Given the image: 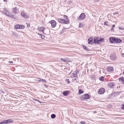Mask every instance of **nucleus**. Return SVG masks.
Instances as JSON below:
<instances>
[{"mask_svg": "<svg viewBox=\"0 0 124 124\" xmlns=\"http://www.w3.org/2000/svg\"><path fill=\"white\" fill-rule=\"evenodd\" d=\"M98 38H97L96 37H95L94 38V39L93 43L94 44H97L98 41Z\"/></svg>", "mask_w": 124, "mask_h": 124, "instance_id": "nucleus-14", "label": "nucleus"}, {"mask_svg": "<svg viewBox=\"0 0 124 124\" xmlns=\"http://www.w3.org/2000/svg\"><path fill=\"white\" fill-rule=\"evenodd\" d=\"M104 78L103 76L99 78V79L101 81H103L104 80Z\"/></svg>", "mask_w": 124, "mask_h": 124, "instance_id": "nucleus-25", "label": "nucleus"}, {"mask_svg": "<svg viewBox=\"0 0 124 124\" xmlns=\"http://www.w3.org/2000/svg\"><path fill=\"white\" fill-rule=\"evenodd\" d=\"M71 77H73L75 78V80H76V78H78L77 75H76L74 73H72L71 74Z\"/></svg>", "mask_w": 124, "mask_h": 124, "instance_id": "nucleus-16", "label": "nucleus"}, {"mask_svg": "<svg viewBox=\"0 0 124 124\" xmlns=\"http://www.w3.org/2000/svg\"><path fill=\"white\" fill-rule=\"evenodd\" d=\"M65 80L66 82H68L69 84L70 83V82L69 81V79H67Z\"/></svg>", "mask_w": 124, "mask_h": 124, "instance_id": "nucleus-36", "label": "nucleus"}, {"mask_svg": "<svg viewBox=\"0 0 124 124\" xmlns=\"http://www.w3.org/2000/svg\"><path fill=\"white\" fill-rule=\"evenodd\" d=\"M119 29L121 30H124V28H121L120 27H119Z\"/></svg>", "mask_w": 124, "mask_h": 124, "instance_id": "nucleus-37", "label": "nucleus"}, {"mask_svg": "<svg viewBox=\"0 0 124 124\" xmlns=\"http://www.w3.org/2000/svg\"><path fill=\"white\" fill-rule=\"evenodd\" d=\"M13 15H11L10 16H11V17H13Z\"/></svg>", "mask_w": 124, "mask_h": 124, "instance_id": "nucleus-46", "label": "nucleus"}, {"mask_svg": "<svg viewBox=\"0 0 124 124\" xmlns=\"http://www.w3.org/2000/svg\"><path fill=\"white\" fill-rule=\"evenodd\" d=\"M114 38L112 37H111L109 39V40L112 43H113L114 41Z\"/></svg>", "mask_w": 124, "mask_h": 124, "instance_id": "nucleus-19", "label": "nucleus"}, {"mask_svg": "<svg viewBox=\"0 0 124 124\" xmlns=\"http://www.w3.org/2000/svg\"><path fill=\"white\" fill-rule=\"evenodd\" d=\"M61 60L62 61H64V59H63L62 58H61Z\"/></svg>", "mask_w": 124, "mask_h": 124, "instance_id": "nucleus-42", "label": "nucleus"}, {"mask_svg": "<svg viewBox=\"0 0 124 124\" xmlns=\"http://www.w3.org/2000/svg\"><path fill=\"white\" fill-rule=\"evenodd\" d=\"M98 41L97 44H100L101 42H103L104 40V39L103 38H98Z\"/></svg>", "mask_w": 124, "mask_h": 124, "instance_id": "nucleus-10", "label": "nucleus"}, {"mask_svg": "<svg viewBox=\"0 0 124 124\" xmlns=\"http://www.w3.org/2000/svg\"><path fill=\"white\" fill-rule=\"evenodd\" d=\"M123 74L124 75V71L123 72Z\"/></svg>", "mask_w": 124, "mask_h": 124, "instance_id": "nucleus-51", "label": "nucleus"}, {"mask_svg": "<svg viewBox=\"0 0 124 124\" xmlns=\"http://www.w3.org/2000/svg\"><path fill=\"white\" fill-rule=\"evenodd\" d=\"M90 98V96L88 94H85L82 95V99L83 100H85L88 99Z\"/></svg>", "mask_w": 124, "mask_h": 124, "instance_id": "nucleus-5", "label": "nucleus"}, {"mask_svg": "<svg viewBox=\"0 0 124 124\" xmlns=\"http://www.w3.org/2000/svg\"><path fill=\"white\" fill-rule=\"evenodd\" d=\"M88 44H93V39L92 38H91L88 39Z\"/></svg>", "mask_w": 124, "mask_h": 124, "instance_id": "nucleus-12", "label": "nucleus"}, {"mask_svg": "<svg viewBox=\"0 0 124 124\" xmlns=\"http://www.w3.org/2000/svg\"><path fill=\"white\" fill-rule=\"evenodd\" d=\"M38 34L39 35V33H38Z\"/></svg>", "mask_w": 124, "mask_h": 124, "instance_id": "nucleus-53", "label": "nucleus"}, {"mask_svg": "<svg viewBox=\"0 0 124 124\" xmlns=\"http://www.w3.org/2000/svg\"><path fill=\"white\" fill-rule=\"evenodd\" d=\"M83 46L84 49L85 50H86L87 51H90V50L87 47L85 46L84 45H83Z\"/></svg>", "mask_w": 124, "mask_h": 124, "instance_id": "nucleus-21", "label": "nucleus"}, {"mask_svg": "<svg viewBox=\"0 0 124 124\" xmlns=\"http://www.w3.org/2000/svg\"><path fill=\"white\" fill-rule=\"evenodd\" d=\"M122 55L124 57V53H122Z\"/></svg>", "mask_w": 124, "mask_h": 124, "instance_id": "nucleus-43", "label": "nucleus"}, {"mask_svg": "<svg viewBox=\"0 0 124 124\" xmlns=\"http://www.w3.org/2000/svg\"><path fill=\"white\" fill-rule=\"evenodd\" d=\"M121 108L122 109L124 110V103L122 104V106L121 107Z\"/></svg>", "mask_w": 124, "mask_h": 124, "instance_id": "nucleus-35", "label": "nucleus"}, {"mask_svg": "<svg viewBox=\"0 0 124 124\" xmlns=\"http://www.w3.org/2000/svg\"><path fill=\"white\" fill-rule=\"evenodd\" d=\"M55 115L54 114H53L51 115V118L52 119H54V118L55 117Z\"/></svg>", "mask_w": 124, "mask_h": 124, "instance_id": "nucleus-23", "label": "nucleus"}, {"mask_svg": "<svg viewBox=\"0 0 124 124\" xmlns=\"http://www.w3.org/2000/svg\"><path fill=\"white\" fill-rule=\"evenodd\" d=\"M120 93H121V92H114V93L115 94H116V95H119V94H120Z\"/></svg>", "mask_w": 124, "mask_h": 124, "instance_id": "nucleus-32", "label": "nucleus"}, {"mask_svg": "<svg viewBox=\"0 0 124 124\" xmlns=\"http://www.w3.org/2000/svg\"><path fill=\"white\" fill-rule=\"evenodd\" d=\"M115 27V25H113L112 26V28H114Z\"/></svg>", "mask_w": 124, "mask_h": 124, "instance_id": "nucleus-45", "label": "nucleus"}, {"mask_svg": "<svg viewBox=\"0 0 124 124\" xmlns=\"http://www.w3.org/2000/svg\"><path fill=\"white\" fill-rule=\"evenodd\" d=\"M96 111H93V113H94H94H96Z\"/></svg>", "mask_w": 124, "mask_h": 124, "instance_id": "nucleus-47", "label": "nucleus"}, {"mask_svg": "<svg viewBox=\"0 0 124 124\" xmlns=\"http://www.w3.org/2000/svg\"><path fill=\"white\" fill-rule=\"evenodd\" d=\"M113 28L112 27L111 29V30H113Z\"/></svg>", "mask_w": 124, "mask_h": 124, "instance_id": "nucleus-50", "label": "nucleus"}, {"mask_svg": "<svg viewBox=\"0 0 124 124\" xmlns=\"http://www.w3.org/2000/svg\"><path fill=\"white\" fill-rule=\"evenodd\" d=\"M39 81H41L42 82H44V83H46V81L45 80H43L42 79H39Z\"/></svg>", "mask_w": 124, "mask_h": 124, "instance_id": "nucleus-24", "label": "nucleus"}, {"mask_svg": "<svg viewBox=\"0 0 124 124\" xmlns=\"http://www.w3.org/2000/svg\"><path fill=\"white\" fill-rule=\"evenodd\" d=\"M39 35L41 36V38L42 39H43L45 38L44 36L43 35H42L41 34H39Z\"/></svg>", "mask_w": 124, "mask_h": 124, "instance_id": "nucleus-28", "label": "nucleus"}, {"mask_svg": "<svg viewBox=\"0 0 124 124\" xmlns=\"http://www.w3.org/2000/svg\"><path fill=\"white\" fill-rule=\"evenodd\" d=\"M114 41L113 42V43H116V38H114Z\"/></svg>", "mask_w": 124, "mask_h": 124, "instance_id": "nucleus-34", "label": "nucleus"}, {"mask_svg": "<svg viewBox=\"0 0 124 124\" xmlns=\"http://www.w3.org/2000/svg\"><path fill=\"white\" fill-rule=\"evenodd\" d=\"M45 29V28L44 27H41L38 28V30L40 31H42V32H43Z\"/></svg>", "mask_w": 124, "mask_h": 124, "instance_id": "nucleus-15", "label": "nucleus"}, {"mask_svg": "<svg viewBox=\"0 0 124 124\" xmlns=\"http://www.w3.org/2000/svg\"><path fill=\"white\" fill-rule=\"evenodd\" d=\"M13 12L14 13H17L18 12V10L17 9V8L16 7H15L13 9Z\"/></svg>", "mask_w": 124, "mask_h": 124, "instance_id": "nucleus-17", "label": "nucleus"}, {"mask_svg": "<svg viewBox=\"0 0 124 124\" xmlns=\"http://www.w3.org/2000/svg\"><path fill=\"white\" fill-rule=\"evenodd\" d=\"M85 121H82L80 122V124H85Z\"/></svg>", "mask_w": 124, "mask_h": 124, "instance_id": "nucleus-33", "label": "nucleus"}, {"mask_svg": "<svg viewBox=\"0 0 124 124\" xmlns=\"http://www.w3.org/2000/svg\"><path fill=\"white\" fill-rule=\"evenodd\" d=\"M105 90L104 88H101L98 91V93L100 94L104 93L105 92Z\"/></svg>", "mask_w": 124, "mask_h": 124, "instance_id": "nucleus-9", "label": "nucleus"}, {"mask_svg": "<svg viewBox=\"0 0 124 124\" xmlns=\"http://www.w3.org/2000/svg\"><path fill=\"white\" fill-rule=\"evenodd\" d=\"M14 27L16 29H23L25 28V26H24L23 25L17 24L15 25Z\"/></svg>", "mask_w": 124, "mask_h": 124, "instance_id": "nucleus-4", "label": "nucleus"}, {"mask_svg": "<svg viewBox=\"0 0 124 124\" xmlns=\"http://www.w3.org/2000/svg\"><path fill=\"white\" fill-rule=\"evenodd\" d=\"M108 71L110 72L113 71V67L111 66H109L108 68Z\"/></svg>", "mask_w": 124, "mask_h": 124, "instance_id": "nucleus-13", "label": "nucleus"}, {"mask_svg": "<svg viewBox=\"0 0 124 124\" xmlns=\"http://www.w3.org/2000/svg\"><path fill=\"white\" fill-rule=\"evenodd\" d=\"M4 11H5L6 12H8V10H7V8H4Z\"/></svg>", "mask_w": 124, "mask_h": 124, "instance_id": "nucleus-39", "label": "nucleus"}, {"mask_svg": "<svg viewBox=\"0 0 124 124\" xmlns=\"http://www.w3.org/2000/svg\"><path fill=\"white\" fill-rule=\"evenodd\" d=\"M79 27H81V26L80 25H79Z\"/></svg>", "mask_w": 124, "mask_h": 124, "instance_id": "nucleus-48", "label": "nucleus"}, {"mask_svg": "<svg viewBox=\"0 0 124 124\" xmlns=\"http://www.w3.org/2000/svg\"><path fill=\"white\" fill-rule=\"evenodd\" d=\"M58 21L61 23H64L65 24H68L69 22V20H67L66 21L63 19H61L60 18H58L57 19Z\"/></svg>", "mask_w": 124, "mask_h": 124, "instance_id": "nucleus-1", "label": "nucleus"}, {"mask_svg": "<svg viewBox=\"0 0 124 124\" xmlns=\"http://www.w3.org/2000/svg\"><path fill=\"white\" fill-rule=\"evenodd\" d=\"M52 26L53 27H55L56 25V23L55 21L54 20H52L50 21Z\"/></svg>", "mask_w": 124, "mask_h": 124, "instance_id": "nucleus-6", "label": "nucleus"}, {"mask_svg": "<svg viewBox=\"0 0 124 124\" xmlns=\"http://www.w3.org/2000/svg\"><path fill=\"white\" fill-rule=\"evenodd\" d=\"M66 29V28H63L62 30L60 31V33L61 34L65 31V30Z\"/></svg>", "mask_w": 124, "mask_h": 124, "instance_id": "nucleus-26", "label": "nucleus"}, {"mask_svg": "<svg viewBox=\"0 0 124 124\" xmlns=\"http://www.w3.org/2000/svg\"><path fill=\"white\" fill-rule=\"evenodd\" d=\"M122 41L120 39L116 38V43H119L122 42Z\"/></svg>", "mask_w": 124, "mask_h": 124, "instance_id": "nucleus-22", "label": "nucleus"}, {"mask_svg": "<svg viewBox=\"0 0 124 124\" xmlns=\"http://www.w3.org/2000/svg\"><path fill=\"white\" fill-rule=\"evenodd\" d=\"M68 94L69 93L67 91H64L63 93V94L65 96H67Z\"/></svg>", "mask_w": 124, "mask_h": 124, "instance_id": "nucleus-20", "label": "nucleus"}, {"mask_svg": "<svg viewBox=\"0 0 124 124\" xmlns=\"http://www.w3.org/2000/svg\"><path fill=\"white\" fill-rule=\"evenodd\" d=\"M79 73V71L78 70H76L73 73L76 75H77Z\"/></svg>", "mask_w": 124, "mask_h": 124, "instance_id": "nucleus-29", "label": "nucleus"}, {"mask_svg": "<svg viewBox=\"0 0 124 124\" xmlns=\"http://www.w3.org/2000/svg\"><path fill=\"white\" fill-rule=\"evenodd\" d=\"M14 122V120L11 119H9L6 120L4 121L3 122L0 123V124H7L10 123H12Z\"/></svg>", "mask_w": 124, "mask_h": 124, "instance_id": "nucleus-3", "label": "nucleus"}, {"mask_svg": "<svg viewBox=\"0 0 124 124\" xmlns=\"http://www.w3.org/2000/svg\"><path fill=\"white\" fill-rule=\"evenodd\" d=\"M4 1L6 2L7 1V0H4Z\"/></svg>", "mask_w": 124, "mask_h": 124, "instance_id": "nucleus-49", "label": "nucleus"}, {"mask_svg": "<svg viewBox=\"0 0 124 124\" xmlns=\"http://www.w3.org/2000/svg\"><path fill=\"white\" fill-rule=\"evenodd\" d=\"M6 11H4L3 12V14H5L6 15H7V13L6 12Z\"/></svg>", "mask_w": 124, "mask_h": 124, "instance_id": "nucleus-38", "label": "nucleus"}, {"mask_svg": "<svg viewBox=\"0 0 124 124\" xmlns=\"http://www.w3.org/2000/svg\"><path fill=\"white\" fill-rule=\"evenodd\" d=\"M38 101L39 102H40V103H41V102H40V101Z\"/></svg>", "mask_w": 124, "mask_h": 124, "instance_id": "nucleus-52", "label": "nucleus"}, {"mask_svg": "<svg viewBox=\"0 0 124 124\" xmlns=\"http://www.w3.org/2000/svg\"><path fill=\"white\" fill-rule=\"evenodd\" d=\"M8 63H13V62L12 61H9L8 62Z\"/></svg>", "mask_w": 124, "mask_h": 124, "instance_id": "nucleus-41", "label": "nucleus"}, {"mask_svg": "<svg viewBox=\"0 0 124 124\" xmlns=\"http://www.w3.org/2000/svg\"><path fill=\"white\" fill-rule=\"evenodd\" d=\"M21 15L23 17L26 18H29V16L27 15L25 13L23 12H22L21 13Z\"/></svg>", "mask_w": 124, "mask_h": 124, "instance_id": "nucleus-11", "label": "nucleus"}, {"mask_svg": "<svg viewBox=\"0 0 124 124\" xmlns=\"http://www.w3.org/2000/svg\"><path fill=\"white\" fill-rule=\"evenodd\" d=\"M119 80L121 83H124V77H122L119 79Z\"/></svg>", "mask_w": 124, "mask_h": 124, "instance_id": "nucleus-18", "label": "nucleus"}, {"mask_svg": "<svg viewBox=\"0 0 124 124\" xmlns=\"http://www.w3.org/2000/svg\"><path fill=\"white\" fill-rule=\"evenodd\" d=\"M63 18L65 19H67V20H69L68 18V17L65 15H63Z\"/></svg>", "mask_w": 124, "mask_h": 124, "instance_id": "nucleus-30", "label": "nucleus"}, {"mask_svg": "<svg viewBox=\"0 0 124 124\" xmlns=\"http://www.w3.org/2000/svg\"><path fill=\"white\" fill-rule=\"evenodd\" d=\"M110 59L112 61H115L116 59V56L114 54H112L110 56Z\"/></svg>", "mask_w": 124, "mask_h": 124, "instance_id": "nucleus-8", "label": "nucleus"}, {"mask_svg": "<svg viewBox=\"0 0 124 124\" xmlns=\"http://www.w3.org/2000/svg\"><path fill=\"white\" fill-rule=\"evenodd\" d=\"M100 0H94L95 1H96V2H97V1H99Z\"/></svg>", "mask_w": 124, "mask_h": 124, "instance_id": "nucleus-44", "label": "nucleus"}, {"mask_svg": "<svg viewBox=\"0 0 124 124\" xmlns=\"http://www.w3.org/2000/svg\"><path fill=\"white\" fill-rule=\"evenodd\" d=\"M115 84L113 82H110L108 83V86L111 88L114 87L115 86Z\"/></svg>", "mask_w": 124, "mask_h": 124, "instance_id": "nucleus-7", "label": "nucleus"}, {"mask_svg": "<svg viewBox=\"0 0 124 124\" xmlns=\"http://www.w3.org/2000/svg\"><path fill=\"white\" fill-rule=\"evenodd\" d=\"M108 22L107 21H105L104 22V24L106 25L107 26H109V24L108 23Z\"/></svg>", "mask_w": 124, "mask_h": 124, "instance_id": "nucleus-31", "label": "nucleus"}, {"mask_svg": "<svg viewBox=\"0 0 124 124\" xmlns=\"http://www.w3.org/2000/svg\"><path fill=\"white\" fill-rule=\"evenodd\" d=\"M83 91L81 89H80L79 90V93L81 94L83 93Z\"/></svg>", "mask_w": 124, "mask_h": 124, "instance_id": "nucleus-27", "label": "nucleus"}, {"mask_svg": "<svg viewBox=\"0 0 124 124\" xmlns=\"http://www.w3.org/2000/svg\"><path fill=\"white\" fill-rule=\"evenodd\" d=\"M118 14V13L117 12H115V13H113V15H115L117 14Z\"/></svg>", "mask_w": 124, "mask_h": 124, "instance_id": "nucleus-40", "label": "nucleus"}, {"mask_svg": "<svg viewBox=\"0 0 124 124\" xmlns=\"http://www.w3.org/2000/svg\"><path fill=\"white\" fill-rule=\"evenodd\" d=\"M85 13H82L78 18H77V20L79 21L82 20L85 18Z\"/></svg>", "mask_w": 124, "mask_h": 124, "instance_id": "nucleus-2", "label": "nucleus"}]
</instances>
